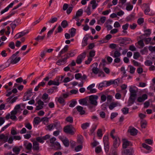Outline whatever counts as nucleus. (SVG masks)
Here are the masks:
<instances>
[{
  "label": "nucleus",
  "mask_w": 155,
  "mask_h": 155,
  "mask_svg": "<svg viewBox=\"0 0 155 155\" xmlns=\"http://www.w3.org/2000/svg\"><path fill=\"white\" fill-rule=\"evenodd\" d=\"M8 139V136H5L3 134H0V140L2 143L0 144V146L2 144L6 143L8 141V143L11 144L12 143L13 140L14 139L13 137H10Z\"/></svg>",
  "instance_id": "nucleus-1"
},
{
  "label": "nucleus",
  "mask_w": 155,
  "mask_h": 155,
  "mask_svg": "<svg viewBox=\"0 0 155 155\" xmlns=\"http://www.w3.org/2000/svg\"><path fill=\"white\" fill-rule=\"evenodd\" d=\"M98 97L97 95H91L89 97V102L91 104L96 106L97 104V100Z\"/></svg>",
  "instance_id": "nucleus-2"
},
{
  "label": "nucleus",
  "mask_w": 155,
  "mask_h": 155,
  "mask_svg": "<svg viewBox=\"0 0 155 155\" xmlns=\"http://www.w3.org/2000/svg\"><path fill=\"white\" fill-rule=\"evenodd\" d=\"M75 130L74 128L72 125H69L65 127L64 128V131L66 133L73 134Z\"/></svg>",
  "instance_id": "nucleus-3"
},
{
  "label": "nucleus",
  "mask_w": 155,
  "mask_h": 155,
  "mask_svg": "<svg viewBox=\"0 0 155 155\" xmlns=\"http://www.w3.org/2000/svg\"><path fill=\"white\" fill-rule=\"evenodd\" d=\"M103 142L105 151L107 153L109 149V142L108 137L107 136H104L103 137Z\"/></svg>",
  "instance_id": "nucleus-4"
},
{
  "label": "nucleus",
  "mask_w": 155,
  "mask_h": 155,
  "mask_svg": "<svg viewBox=\"0 0 155 155\" xmlns=\"http://www.w3.org/2000/svg\"><path fill=\"white\" fill-rule=\"evenodd\" d=\"M129 91L130 96L136 97L137 96V93L138 91V89L135 86H131L129 87Z\"/></svg>",
  "instance_id": "nucleus-5"
},
{
  "label": "nucleus",
  "mask_w": 155,
  "mask_h": 155,
  "mask_svg": "<svg viewBox=\"0 0 155 155\" xmlns=\"http://www.w3.org/2000/svg\"><path fill=\"white\" fill-rule=\"evenodd\" d=\"M44 102L41 100L39 99L36 101L35 104L36 106L35 110H39L42 109L43 108Z\"/></svg>",
  "instance_id": "nucleus-6"
},
{
  "label": "nucleus",
  "mask_w": 155,
  "mask_h": 155,
  "mask_svg": "<svg viewBox=\"0 0 155 155\" xmlns=\"http://www.w3.org/2000/svg\"><path fill=\"white\" fill-rule=\"evenodd\" d=\"M20 57H18L17 56H15L14 55H13L9 59L10 60V63L12 64H15L17 63L20 61Z\"/></svg>",
  "instance_id": "nucleus-7"
},
{
  "label": "nucleus",
  "mask_w": 155,
  "mask_h": 155,
  "mask_svg": "<svg viewBox=\"0 0 155 155\" xmlns=\"http://www.w3.org/2000/svg\"><path fill=\"white\" fill-rule=\"evenodd\" d=\"M59 139L62 141L64 146L66 147H68L69 145V142L66 137L62 136H60L59 137Z\"/></svg>",
  "instance_id": "nucleus-8"
},
{
  "label": "nucleus",
  "mask_w": 155,
  "mask_h": 155,
  "mask_svg": "<svg viewBox=\"0 0 155 155\" xmlns=\"http://www.w3.org/2000/svg\"><path fill=\"white\" fill-rule=\"evenodd\" d=\"M86 52H84L81 54L79 55L77 58L76 62L77 64H80L81 63L83 60L85 58Z\"/></svg>",
  "instance_id": "nucleus-9"
},
{
  "label": "nucleus",
  "mask_w": 155,
  "mask_h": 155,
  "mask_svg": "<svg viewBox=\"0 0 155 155\" xmlns=\"http://www.w3.org/2000/svg\"><path fill=\"white\" fill-rule=\"evenodd\" d=\"M18 0H15L12 2L8 6H7L4 9L2 10L1 12V14H2L5 12L8 11L10 8H12L14 4L15 3H17L18 2Z\"/></svg>",
  "instance_id": "nucleus-10"
},
{
  "label": "nucleus",
  "mask_w": 155,
  "mask_h": 155,
  "mask_svg": "<svg viewBox=\"0 0 155 155\" xmlns=\"http://www.w3.org/2000/svg\"><path fill=\"white\" fill-rule=\"evenodd\" d=\"M113 146L115 148H117L119 147L120 144V140L119 137L116 136L114 138H113Z\"/></svg>",
  "instance_id": "nucleus-11"
},
{
  "label": "nucleus",
  "mask_w": 155,
  "mask_h": 155,
  "mask_svg": "<svg viewBox=\"0 0 155 155\" xmlns=\"http://www.w3.org/2000/svg\"><path fill=\"white\" fill-rule=\"evenodd\" d=\"M83 12V11L82 9L78 10L77 11L76 15L73 18V19H75L76 21L79 20V17L82 15Z\"/></svg>",
  "instance_id": "nucleus-12"
},
{
  "label": "nucleus",
  "mask_w": 155,
  "mask_h": 155,
  "mask_svg": "<svg viewBox=\"0 0 155 155\" xmlns=\"http://www.w3.org/2000/svg\"><path fill=\"white\" fill-rule=\"evenodd\" d=\"M41 121L40 118L38 117H36L34 119L33 124L34 127H36L39 124Z\"/></svg>",
  "instance_id": "nucleus-13"
},
{
  "label": "nucleus",
  "mask_w": 155,
  "mask_h": 155,
  "mask_svg": "<svg viewBox=\"0 0 155 155\" xmlns=\"http://www.w3.org/2000/svg\"><path fill=\"white\" fill-rule=\"evenodd\" d=\"M22 148V146H15L13 148L12 151L14 152L15 153V154L18 155L19 153V152Z\"/></svg>",
  "instance_id": "nucleus-14"
},
{
  "label": "nucleus",
  "mask_w": 155,
  "mask_h": 155,
  "mask_svg": "<svg viewBox=\"0 0 155 155\" xmlns=\"http://www.w3.org/2000/svg\"><path fill=\"white\" fill-rule=\"evenodd\" d=\"M75 53L74 52V51L73 50L70 51L66 54L64 55L65 56V58L67 60L70 57H71L74 56L75 55Z\"/></svg>",
  "instance_id": "nucleus-15"
},
{
  "label": "nucleus",
  "mask_w": 155,
  "mask_h": 155,
  "mask_svg": "<svg viewBox=\"0 0 155 155\" xmlns=\"http://www.w3.org/2000/svg\"><path fill=\"white\" fill-rule=\"evenodd\" d=\"M123 148L125 149L127 148L129 146L132 145V144L127 139H123Z\"/></svg>",
  "instance_id": "nucleus-16"
},
{
  "label": "nucleus",
  "mask_w": 155,
  "mask_h": 155,
  "mask_svg": "<svg viewBox=\"0 0 155 155\" xmlns=\"http://www.w3.org/2000/svg\"><path fill=\"white\" fill-rule=\"evenodd\" d=\"M147 98V96L146 94H143L141 96L138 97L137 101L139 102H141L144 101Z\"/></svg>",
  "instance_id": "nucleus-17"
},
{
  "label": "nucleus",
  "mask_w": 155,
  "mask_h": 155,
  "mask_svg": "<svg viewBox=\"0 0 155 155\" xmlns=\"http://www.w3.org/2000/svg\"><path fill=\"white\" fill-rule=\"evenodd\" d=\"M56 101L61 104L64 105L65 104L64 99L61 96L59 97H56L55 99V101Z\"/></svg>",
  "instance_id": "nucleus-18"
},
{
  "label": "nucleus",
  "mask_w": 155,
  "mask_h": 155,
  "mask_svg": "<svg viewBox=\"0 0 155 155\" xmlns=\"http://www.w3.org/2000/svg\"><path fill=\"white\" fill-rule=\"evenodd\" d=\"M93 65H94L95 66H96V67H97V63H94L92 65V66H93ZM92 73H91V74H92V73H93L95 74H98L99 72V71H100L98 68H97V67H94L92 68Z\"/></svg>",
  "instance_id": "nucleus-19"
},
{
  "label": "nucleus",
  "mask_w": 155,
  "mask_h": 155,
  "mask_svg": "<svg viewBox=\"0 0 155 155\" xmlns=\"http://www.w3.org/2000/svg\"><path fill=\"white\" fill-rule=\"evenodd\" d=\"M24 146L27 150H31L32 145L31 143L28 142H25L24 143Z\"/></svg>",
  "instance_id": "nucleus-20"
},
{
  "label": "nucleus",
  "mask_w": 155,
  "mask_h": 155,
  "mask_svg": "<svg viewBox=\"0 0 155 155\" xmlns=\"http://www.w3.org/2000/svg\"><path fill=\"white\" fill-rule=\"evenodd\" d=\"M142 147L148 150L147 151L145 152V153H149L152 151L151 147L144 143L142 144Z\"/></svg>",
  "instance_id": "nucleus-21"
},
{
  "label": "nucleus",
  "mask_w": 155,
  "mask_h": 155,
  "mask_svg": "<svg viewBox=\"0 0 155 155\" xmlns=\"http://www.w3.org/2000/svg\"><path fill=\"white\" fill-rule=\"evenodd\" d=\"M66 60L67 59L64 58L58 60L56 62V64L59 66L64 65L66 63Z\"/></svg>",
  "instance_id": "nucleus-22"
},
{
  "label": "nucleus",
  "mask_w": 155,
  "mask_h": 155,
  "mask_svg": "<svg viewBox=\"0 0 155 155\" xmlns=\"http://www.w3.org/2000/svg\"><path fill=\"white\" fill-rule=\"evenodd\" d=\"M68 46L66 45L60 51L58 54V56L61 57L62 54L65 53L68 50Z\"/></svg>",
  "instance_id": "nucleus-23"
},
{
  "label": "nucleus",
  "mask_w": 155,
  "mask_h": 155,
  "mask_svg": "<svg viewBox=\"0 0 155 155\" xmlns=\"http://www.w3.org/2000/svg\"><path fill=\"white\" fill-rule=\"evenodd\" d=\"M136 97L130 96L128 101V106H130L134 104Z\"/></svg>",
  "instance_id": "nucleus-24"
},
{
  "label": "nucleus",
  "mask_w": 155,
  "mask_h": 155,
  "mask_svg": "<svg viewBox=\"0 0 155 155\" xmlns=\"http://www.w3.org/2000/svg\"><path fill=\"white\" fill-rule=\"evenodd\" d=\"M17 113L15 111L12 110L11 112V119L14 121L17 120V119L15 115Z\"/></svg>",
  "instance_id": "nucleus-25"
},
{
  "label": "nucleus",
  "mask_w": 155,
  "mask_h": 155,
  "mask_svg": "<svg viewBox=\"0 0 155 155\" xmlns=\"http://www.w3.org/2000/svg\"><path fill=\"white\" fill-rule=\"evenodd\" d=\"M143 6L145 8V9L144 11V13L146 15H148V13L150 11L149 5L146 3H144L143 4Z\"/></svg>",
  "instance_id": "nucleus-26"
},
{
  "label": "nucleus",
  "mask_w": 155,
  "mask_h": 155,
  "mask_svg": "<svg viewBox=\"0 0 155 155\" xmlns=\"http://www.w3.org/2000/svg\"><path fill=\"white\" fill-rule=\"evenodd\" d=\"M33 149L34 150H38L39 149V144L38 142L35 141L33 143Z\"/></svg>",
  "instance_id": "nucleus-27"
},
{
  "label": "nucleus",
  "mask_w": 155,
  "mask_h": 155,
  "mask_svg": "<svg viewBox=\"0 0 155 155\" xmlns=\"http://www.w3.org/2000/svg\"><path fill=\"white\" fill-rule=\"evenodd\" d=\"M48 84L50 86L52 85L58 86L59 84V83L58 80H57V81L50 80L48 82Z\"/></svg>",
  "instance_id": "nucleus-28"
},
{
  "label": "nucleus",
  "mask_w": 155,
  "mask_h": 155,
  "mask_svg": "<svg viewBox=\"0 0 155 155\" xmlns=\"http://www.w3.org/2000/svg\"><path fill=\"white\" fill-rule=\"evenodd\" d=\"M42 99L45 101L47 100V101H49L50 100V97H49L48 94L46 93H45L43 94L42 97Z\"/></svg>",
  "instance_id": "nucleus-29"
},
{
  "label": "nucleus",
  "mask_w": 155,
  "mask_h": 155,
  "mask_svg": "<svg viewBox=\"0 0 155 155\" xmlns=\"http://www.w3.org/2000/svg\"><path fill=\"white\" fill-rule=\"evenodd\" d=\"M77 110L80 112L81 114H84L85 113V111L83 110V107L81 106H78L76 107Z\"/></svg>",
  "instance_id": "nucleus-30"
},
{
  "label": "nucleus",
  "mask_w": 155,
  "mask_h": 155,
  "mask_svg": "<svg viewBox=\"0 0 155 155\" xmlns=\"http://www.w3.org/2000/svg\"><path fill=\"white\" fill-rule=\"evenodd\" d=\"M128 131L132 135H135L137 134V130L134 128L129 129Z\"/></svg>",
  "instance_id": "nucleus-31"
},
{
  "label": "nucleus",
  "mask_w": 155,
  "mask_h": 155,
  "mask_svg": "<svg viewBox=\"0 0 155 155\" xmlns=\"http://www.w3.org/2000/svg\"><path fill=\"white\" fill-rule=\"evenodd\" d=\"M106 20V18L104 16L101 17L100 19L98 20L97 24H104Z\"/></svg>",
  "instance_id": "nucleus-32"
},
{
  "label": "nucleus",
  "mask_w": 155,
  "mask_h": 155,
  "mask_svg": "<svg viewBox=\"0 0 155 155\" xmlns=\"http://www.w3.org/2000/svg\"><path fill=\"white\" fill-rule=\"evenodd\" d=\"M90 3L92 5V8L93 9H95L98 5V4L96 3L95 0L91 1Z\"/></svg>",
  "instance_id": "nucleus-33"
},
{
  "label": "nucleus",
  "mask_w": 155,
  "mask_h": 155,
  "mask_svg": "<svg viewBox=\"0 0 155 155\" xmlns=\"http://www.w3.org/2000/svg\"><path fill=\"white\" fill-rule=\"evenodd\" d=\"M140 52L142 55L147 54L148 53V50L147 47H144L140 51Z\"/></svg>",
  "instance_id": "nucleus-34"
},
{
  "label": "nucleus",
  "mask_w": 155,
  "mask_h": 155,
  "mask_svg": "<svg viewBox=\"0 0 155 155\" xmlns=\"http://www.w3.org/2000/svg\"><path fill=\"white\" fill-rule=\"evenodd\" d=\"M118 103L117 102L111 103L109 107V109L110 110L113 109L115 107L117 106Z\"/></svg>",
  "instance_id": "nucleus-35"
},
{
  "label": "nucleus",
  "mask_w": 155,
  "mask_h": 155,
  "mask_svg": "<svg viewBox=\"0 0 155 155\" xmlns=\"http://www.w3.org/2000/svg\"><path fill=\"white\" fill-rule=\"evenodd\" d=\"M129 26V24L127 23H126L125 25H123L122 26V28L123 30L122 32L124 33H127V31H126V30L127 29Z\"/></svg>",
  "instance_id": "nucleus-36"
},
{
  "label": "nucleus",
  "mask_w": 155,
  "mask_h": 155,
  "mask_svg": "<svg viewBox=\"0 0 155 155\" xmlns=\"http://www.w3.org/2000/svg\"><path fill=\"white\" fill-rule=\"evenodd\" d=\"M56 127V125L54 124H51L49 125H48L47 127V129L49 130H52L54 129Z\"/></svg>",
  "instance_id": "nucleus-37"
},
{
  "label": "nucleus",
  "mask_w": 155,
  "mask_h": 155,
  "mask_svg": "<svg viewBox=\"0 0 155 155\" xmlns=\"http://www.w3.org/2000/svg\"><path fill=\"white\" fill-rule=\"evenodd\" d=\"M120 79L118 78H117L114 81H110V82L111 84H114L115 85H118L120 83Z\"/></svg>",
  "instance_id": "nucleus-38"
},
{
  "label": "nucleus",
  "mask_w": 155,
  "mask_h": 155,
  "mask_svg": "<svg viewBox=\"0 0 155 155\" xmlns=\"http://www.w3.org/2000/svg\"><path fill=\"white\" fill-rule=\"evenodd\" d=\"M133 8V6L131 5L130 3H128L126 4V9L128 11H131Z\"/></svg>",
  "instance_id": "nucleus-39"
},
{
  "label": "nucleus",
  "mask_w": 155,
  "mask_h": 155,
  "mask_svg": "<svg viewBox=\"0 0 155 155\" xmlns=\"http://www.w3.org/2000/svg\"><path fill=\"white\" fill-rule=\"evenodd\" d=\"M126 0H119L118 5L121 8H123L124 5L126 2Z\"/></svg>",
  "instance_id": "nucleus-40"
},
{
  "label": "nucleus",
  "mask_w": 155,
  "mask_h": 155,
  "mask_svg": "<svg viewBox=\"0 0 155 155\" xmlns=\"http://www.w3.org/2000/svg\"><path fill=\"white\" fill-rule=\"evenodd\" d=\"M88 40V38L86 37H85L84 38L82 42V46L84 47L86 46L87 45V41Z\"/></svg>",
  "instance_id": "nucleus-41"
},
{
  "label": "nucleus",
  "mask_w": 155,
  "mask_h": 155,
  "mask_svg": "<svg viewBox=\"0 0 155 155\" xmlns=\"http://www.w3.org/2000/svg\"><path fill=\"white\" fill-rule=\"evenodd\" d=\"M65 120L67 122L71 124L73 122V118L70 116L67 117Z\"/></svg>",
  "instance_id": "nucleus-42"
},
{
  "label": "nucleus",
  "mask_w": 155,
  "mask_h": 155,
  "mask_svg": "<svg viewBox=\"0 0 155 155\" xmlns=\"http://www.w3.org/2000/svg\"><path fill=\"white\" fill-rule=\"evenodd\" d=\"M89 125L90 123H84L81 124V127L83 130H85L87 128Z\"/></svg>",
  "instance_id": "nucleus-43"
},
{
  "label": "nucleus",
  "mask_w": 155,
  "mask_h": 155,
  "mask_svg": "<svg viewBox=\"0 0 155 155\" xmlns=\"http://www.w3.org/2000/svg\"><path fill=\"white\" fill-rule=\"evenodd\" d=\"M128 67L129 68V72L131 74H134L136 68L131 65H129Z\"/></svg>",
  "instance_id": "nucleus-44"
},
{
  "label": "nucleus",
  "mask_w": 155,
  "mask_h": 155,
  "mask_svg": "<svg viewBox=\"0 0 155 155\" xmlns=\"http://www.w3.org/2000/svg\"><path fill=\"white\" fill-rule=\"evenodd\" d=\"M121 55V53L120 51H115L114 53L113 57L114 58L119 57Z\"/></svg>",
  "instance_id": "nucleus-45"
},
{
  "label": "nucleus",
  "mask_w": 155,
  "mask_h": 155,
  "mask_svg": "<svg viewBox=\"0 0 155 155\" xmlns=\"http://www.w3.org/2000/svg\"><path fill=\"white\" fill-rule=\"evenodd\" d=\"M79 103L82 105H85L87 104L86 100L84 99H80L79 100Z\"/></svg>",
  "instance_id": "nucleus-46"
},
{
  "label": "nucleus",
  "mask_w": 155,
  "mask_h": 155,
  "mask_svg": "<svg viewBox=\"0 0 155 155\" xmlns=\"http://www.w3.org/2000/svg\"><path fill=\"white\" fill-rule=\"evenodd\" d=\"M74 78V77L73 75L71 76V78H69L68 77H66L64 79L63 82L64 83H67L71 80L73 79Z\"/></svg>",
  "instance_id": "nucleus-47"
},
{
  "label": "nucleus",
  "mask_w": 155,
  "mask_h": 155,
  "mask_svg": "<svg viewBox=\"0 0 155 155\" xmlns=\"http://www.w3.org/2000/svg\"><path fill=\"white\" fill-rule=\"evenodd\" d=\"M53 146L57 149H59L61 148V145L60 143L57 142H55L53 145Z\"/></svg>",
  "instance_id": "nucleus-48"
},
{
  "label": "nucleus",
  "mask_w": 155,
  "mask_h": 155,
  "mask_svg": "<svg viewBox=\"0 0 155 155\" xmlns=\"http://www.w3.org/2000/svg\"><path fill=\"white\" fill-rule=\"evenodd\" d=\"M57 18L56 17L51 18L48 21V23H53L57 21Z\"/></svg>",
  "instance_id": "nucleus-49"
},
{
  "label": "nucleus",
  "mask_w": 155,
  "mask_h": 155,
  "mask_svg": "<svg viewBox=\"0 0 155 155\" xmlns=\"http://www.w3.org/2000/svg\"><path fill=\"white\" fill-rule=\"evenodd\" d=\"M76 32V29L74 28H72L70 30V33L71 37L74 35Z\"/></svg>",
  "instance_id": "nucleus-50"
},
{
  "label": "nucleus",
  "mask_w": 155,
  "mask_h": 155,
  "mask_svg": "<svg viewBox=\"0 0 155 155\" xmlns=\"http://www.w3.org/2000/svg\"><path fill=\"white\" fill-rule=\"evenodd\" d=\"M95 51L92 50L89 52V56L88 57L92 58L95 55Z\"/></svg>",
  "instance_id": "nucleus-51"
},
{
  "label": "nucleus",
  "mask_w": 155,
  "mask_h": 155,
  "mask_svg": "<svg viewBox=\"0 0 155 155\" xmlns=\"http://www.w3.org/2000/svg\"><path fill=\"white\" fill-rule=\"evenodd\" d=\"M61 25L63 28H65L68 25V23L66 20H64L61 23Z\"/></svg>",
  "instance_id": "nucleus-52"
},
{
  "label": "nucleus",
  "mask_w": 155,
  "mask_h": 155,
  "mask_svg": "<svg viewBox=\"0 0 155 155\" xmlns=\"http://www.w3.org/2000/svg\"><path fill=\"white\" fill-rule=\"evenodd\" d=\"M144 32L145 33L144 34V35H146L147 36H150L151 34V30L149 29H146L144 31Z\"/></svg>",
  "instance_id": "nucleus-53"
},
{
  "label": "nucleus",
  "mask_w": 155,
  "mask_h": 155,
  "mask_svg": "<svg viewBox=\"0 0 155 155\" xmlns=\"http://www.w3.org/2000/svg\"><path fill=\"white\" fill-rule=\"evenodd\" d=\"M153 64V62L151 61L147 60L144 62V64L147 66H151Z\"/></svg>",
  "instance_id": "nucleus-54"
},
{
  "label": "nucleus",
  "mask_w": 155,
  "mask_h": 155,
  "mask_svg": "<svg viewBox=\"0 0 155 155\" xmlns=\"http://www.w3.org/2000/svg\"><path fill=\"white\" fill-rule=\"evenodd\" d=\"M147 124V122L146 121L142 120L141 121V126L142 128H145Z\"/></svg>",
  "instance_id": "nucleus-55"
},
{
  "label": "nucleus",
  "mask_w": 155,
  "mask_h": 155,
  "mask_svg": "<svg viewBox=\"0 0 155 155\" xmlns=\"http://www.w3.org/2000/svg\"><path fill=\"white\" fill-rule=\"evenodd\" d=\"M134 152V150L133 149H126L124 150V153L127 154L130 153H132Z\"/></svg>",
  "instance_id": "nucleus-56"
},
{
  "label": "nucleus",
  "mask_w": 155,
  "mask_h": 155,
  "mask_svg": "<svg viewBox=\"0 0 155 155\" xmlns=\"http://www.w3.org/2000/svg\"><path fill=\"white\" fill-rule=\"evenodd\" d=\"M45 37V35H44L42 36H38L37 38H35L37 41H39L40 40H43Z\"/></svg>",
  "instance_id": "nucleus-57"
},
{
  "label": "nucleus",
  "mask_w": 155,
  "mask_h": 155,
  "mask_svg": "<svg viewBox=\"0 0 155 155\" xmlns=\"http://www.w3.org/2000/svg\"><path fill=\"white\" fill-rule=\"evenodd\" d=\"M56 26H54L51 30L49 31L48 33L47 37H49L50 35L53 33V31L56 28Z\"/></svg>",
  "instance_id": "nucleus-58"
},
{
  "label": "nucleus",
  "mask_w": 155,
  "mask_h": 155,
  "mask_svg": "<svg viewBox=\"0 0 155 155\" xmlns=\"http://www.w3.org/2000/svg\"><path fill=\"white\" fill-rule=\"evenodd\" d=\"M97 136L99 137H101L103 136L102 130L101 129H98L97 130Z\"/></svg>",
  "instance_id": "nucleus-59"
},
{
  "label": "nucleus",
  "mask_w": 155,
  "mask_h": 155,
  "mask_svg": "<svg viewBox=\"0 0 155 155\" xmlns=\"http://www.w3.org/2000/svg\"><path fill=\"white\" fill-rule=\"evenodd\" d=\"M138 44L140 46V48H142L144 46V44L142 40L139 41L138 42Z\"/></svg>",
  "instance_id": "nucleus-60"
},
{
  "label": "nucleus",
  "mask_w": 155,
  "mask_h": 155,
  "mask_svg": "<svg viewBox=\"0 0 155 155\" xmlns=\"http://www.w3.org/2000/svg\"><path fill=\"white\" fill-rule=\"evenodd\" d=\"M140 56V53L138 52L134 53V59H138Z\"/></svg>",
  "instance_id": "nucleus-61"
},
{
  "label": "nucleus",
  "mask_w": 155,
  "mask_h": 155,
  "mask_svg": "<svg viewBox=\"0 0 155 155\" xmlns=\"http://www.w3.org/2000/svg\"><path fill=\"white\" fill-rule=\"evenodd\" d=\"M129 109L127 107H124L123 108L122 110V111L123 113L124 114H126L128 113Z\"/></svg>",
  "instance_id": "nucleus-62"
},
{
  "label": "nucleus",
  "mask_w": 155,
  "mask_h": 155,
  "mask_svg": "<svg viewBox=\"0 0 155 155\" xmlns=\"http://www.w3.org/2000/svg\"><path fill=\"white\" fill-rule=\"evenodd\" d=\"M25 127L29 130H30L32 128V126L30 123H28L25 124Z\"/></svg>",
  "instance_id": "nucleus-63"
},
{
  "label": "nucleus",
  "mask_w": 155,
  "mask_h": 155,
  "mask_svg": "<svg viewBox=\"0 0 155 155\" xmlns=\"http://www.w3.org/2000/svg\"><path fill=\"white\" fill-rule=\"evenodd\" d=\"M82 148V145H79L77 146L75 148V150L76 152H78L80 151Z\"/></svg>",
  "instance_id": "nucleus-64"
}]
</instances>
